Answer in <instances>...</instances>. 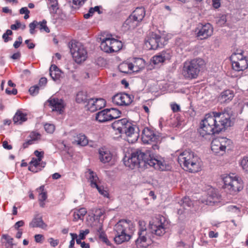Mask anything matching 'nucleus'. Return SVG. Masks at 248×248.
<instances>
[{"instance_id":"obj_63","label":"nucleus","mask_w":248,"mask_h":248,"mask_svg":"<svg viewBox=\"0 0 248 248\" xmlns=\"http://www.w3.org/2000/svg\"><path fill=\"white\" fill-rule=\"evenodd\" d=\"M34 142L32 141V140H31V139L30 140H28L27 141H26V142H25L23 144V147L24 149H25L27 147H28V146L30 145H31Z\"/></svg>"},{"instance_id":"obj_32","label":"nucleus","mask_w":248,"mask_h":248,"mask_svg":"<svg viewBox=\"0 0 248 248\" xmlns=\"http://www.w3.org/2000/svg\"><path fill=\"white\" fill-rule=\"evenodd\" d=\"M49 74L52 78L55 80L60 78L61 72L56 65L52 64L49 68Z\"/></svg>"},{"instance_id":"obj_12","label":"nucleus","mask_w":248,"mask_h":248,"mask_svg":"<svg viewBox=\"0 0 248 248\" xmlns=\"http://www.w3.org/2000/svg\"><path fill=\"white\" fill-rule=\"evenodd\" d=\"M167 225L165 217L159 215L153 217L150 222L152 232L157 236H162L165 234Z\"/></svg>"},{"instance_id":"obj_16","label":"nucleus","mask_w":248,"mask_h":248,"mask_svg":"<svg viewBox=\"0 0 248 248\" xmlns=\"http://www.w3.org/2000/svg\"><path fill=\"white\" fill-rule=\"evenodd\" d=\"M134 96L126 93H118L112 97L113 103L118 106H128L133 102Z\"/></svg>"},{"instance_id":"obj_17","label":"nucleus","mask_w":248,"mask_h":248,"mask_svg":"<svg viewBox=\"0 0 248 248\" xmlns=\"http://www.w3.org/2000/svg\"><path fill=\"white\" fill-rule=\"evenodd\" d=\"M85 175L87 178L88 179V181L90 182L91 186L92 187L96 188L100 194L104 196L105 197H108L109 194L108 191L105 190L101 186H99L98 185L99 178L95 172L89 169L86 172Z\"/></svg>"},{"instance_id":"obj_7","label":"nucleus","mask_w":248,"mask_h":248,"mask_svg":"<svg viewBox=\"0 0 248 248\" xmlns=\"http://www.w3.org/2000/svg\"><path fill=\"white\" fill-rule=\"evenodd\" d=\"M221 177L224 184L223 188L230 194H234L243 189V181L238 177L234 176L233 174H223Z\"/></svg>"},{"instance_id":"obj_45","label":"nucleus","mask_w":248,"mask_h":248,"mask_svg":"<svg viewBox=\"0 0 248 248\" xmlns=\"http://www.w3.org/2000/svg\"><path fill=\"white\" fill-rule=\"evenodd\" d=\"M171 51L169 50H167L166 51H163L161 52V54L163 57L164 60L165 61L166 60H169L170 59L171 57Z\"/></svg>"},{"instance_id":"obj_5","label":"nucleus","mask_w":248,"mask_h":248,"mask_svg":"<svg viewBox=\"0 0 248 248\" xmlns=\"http://www.w3.org/2000/svg\"><path fill=\"white\" fill-rule=\"evenodd\" d=\"M112 126L120 133H125L129 143H134L139 138L138 128L126 119L115 121L112 123Z\"/></svg>"},{"instance_id":"obj_43","label":"nucleus","mask_w":248,"mask_h":248,"mask_svg":"<svg viewBox=\"0 0 248 248\" xmlns=\"http://www.w3.org/2000/svg\"><path fill=\"white\" fill-rule=\"evenodd\" d=\"M13 32L10 30H7L3 34L2 38L5 42H8L12 40V38L9 37L10 35H12Z\"/></svg>"},{"instance_id":"obj_31","label":"nucleus","mask_w":248,"mask_h":248,"mask_svg":"<svg viewBox=\"0 0 248 248\" xmlns=\"http://www.w3.org/2000/svg\"><path fill=\"white\" fill-rule=\"evenodd\" d=\"M145 63L142 59L138 58L136 59L134 63H132L131 67L133 72H137L144 67Z\"/></svg>"},{"instance_id":"obj_39","label":"nucleus","mask_w":248,"mask_h":248,"mask_svg":"<svg viewBox=\"0 0 248 248\" xmlns=\"http://www.w3.org/2000/svg\"><path fill=\"white\" fill-rule=\"evenodd\" d=\"M37 28H38L41 31H45L46 33L50 32L49 28L46 26V21L45 20H43L41 22H38Z\"/></svg>"},{"instance_id":"obj_59","label":"nucleus","mask_w":248,"mask_h":248,"mask_svg":"<svg viewBox=\"0 0 248 248\" xmlns=\"http://www.w3.org/2000/svg\"><path fill=\"white\" fill-rule=\"evenodd\" d=\"M86 0H73V4L77 6H81L84 3Z\"/></svg>"},{"instance_id":"obj_55","label":"nucleus","mask_w":248,"mask_h":248,"mask_svg":"<svg viewBox=\"0 0 248 248\" xmlns=\"http://www.w3.org/2000/svg\"><path fill=\"white\" fill-rule=\"evenodd\" d=\"M48 242H49L50 245L53 247H55L57 246L59 244V240H55L53 238H50L48 239Z\"/></svg>"},{"instance_id":"obj_57","label":"nucleus","mask_w":248,"mask_h":248,"mask_svg":"<svg viewBox=\"0 0 248 248\" xmlns=\"http://www.w3.org/2000/svg\"><path fill=\"white\" fill-rule=\"evenodd\" d=\"M226 22V16H222L217 21V24L219 25H224Z\"/></svg>"},{"instance_id":"obj_64","label":"nucleus","mask_w":248,"mask_h":248,"mask_svg":"<svg viewBox=\"0 0 248 248\" xmlns=\"http://www.w3.org/2000/svg\"><path fill=\"white\" fill-rule=\"evenodd\" d=\"M47 83V79L46 78H42L39 80V85L40 86L45 85Z\"/></svg>"},{"instance_id":"obj_14","label":"nucleus","mask_w":248,"mask_h":248,"mask_svg":"<svg viewBox=\"0 0 248 248\" xmlns=\"http://www.w3.org/2000/svg\"><path fill=\"white\" fill-rule=\"evenodd\" d=\"M145 11L143 7L137 8L125 21V24L130 28H135L144 18Z\"/></svg>"},{"instance_id":"obj_24","label":"nucleus","mask_w":248,"mask_h":248,"mask_svg":"<svg viewBox=\"0 0 248 248\" xmlns=\"http://www.w3.org/2000/svg\"><path fill=\"white\" fill-rule=\"evenodd\" d=\"M98 153L99 159L103 163L110 162L113 158V155L111 152L105 148L100 149Z\"/></svg>"},{"instance_id":"obj_11","label":"nucleus","mask_w":248,"mask_h":248,"mask_svg":"<svg viewBox=\"0 0 248 248\" xmlns=\"http://www.w3.org/2000/svg\"><path fill=\"white\" fill-rule=\"evenodd\" d=\"M141 140L144 143L152 144V150L155 152L159 149L161 142L160 136L148 127L143 129L142 132Z\"/></svg>"},{"instance_id":"obj_37","label":"nucleus","mask_w":248,"mask_h":248,"mask_svg":"<svg viewBox=\"0 0 248 248\" xmlns=\"http://www.w3.org/2000/svg\"><path fill=\"white\" fill-rule=\"evenodd\" d=\"M221 200V196L217 193H214L212 195H210L208 198V201L210 203H213L214 204L220 203Z\"/></svg>"},{"instance_id":"obj_46","label":"nucleus","mask_w":248,"mask_h":248,"mask_svg":"<svg viewBox=\"0 0 248 248\" xmlns=\"http://www.w3.org/2000/svg\"><path fill=\"white\" fill-rule=\"evenodd\" d=\"M39 87L37 85L31 87L29 90L30 94L33 96L39 93Z\"/></svg>"},{"instance_id":"obj_33","label":"nucleus","mask_w":248,"mask_h":248,"mask_svg":"<svg viewBox=\"0 0 248 248\" xmlns=\"http://www.w3.org/2000/svg\"><path fill=\"white\" fill-rule=\"evenodd\" d=\"M131 67H132V63L123 62L120 64L118 68L121 72L128 74L133 73Z\"/></svg>"},{"instance_id":"obj_40","label":"nucleus","mask_w":248,"mask_h":248,"mask_svg":"<svg viewBox=\"0 0 248 248\" xmlns=\"http://www.w3.org/2000/svg\"><path fill=\"white\" fill-rule=\"evenodd\" d=\"M240 164L242 169L248 173V156L244 157L241 160Z\"/></svg>"},{"instance_id":"obj_29","label":"nucleus","mask_w":248,"mask_h":248,"mask_svg":"<svg viewBox=\"0 0 248 248\" xmlns=\"http://www.w3.org/2000/svg\"><path fill=\"white\" fill-rule=\"evenodd\" d=\"M96 120L100 123L109 121L108 108L99 111L96 114Z\"/></svg>"},{"instance_id":"obj_28","label":"nucleus","mask_w":248,"mask_h":248,"mask_svg":"<svg viewBox=\"0 0 248 248\" xmlns=\"http://www.w3.org/2000/svg\"><path fill=\"white\" fill-rule=\"evenodd\" d=\"M27 120V114L20 110H17L13 117L15 124H22Z\"/></svg>"},{"instance_id":"obj_21","label":"nucleus","mask_w":248,"mask_h":248,"mask_svg":"<svg viewBox=\"0 0 248 248\" xmlns=\"http://www.w3.org/2000/svg\"><path fill=\"white\" fill-rule=\"evenodd\" d=\"M48 102L53 111H56L59 112V113L63 111L65 104L62 99L51 97L48 100Z\"/></svg>"},{"instance_id":"obj_8","label":"nucleus","mask_w":248,"mask_h":248,"mask_svg":"<svg viewBox=\"0 0 248 248\" xmlns=\"http://www.w3.org/2000/svg\"><path fill=\"white\" fill-rule=\"evenodd\" d=\"M70 52L74 60L77 63L85 61L87 58V51L80 42L72 40L69 43Z\"/></svg>"},{"instance_id":"obj_56","label":"nucleus","mask_w":248,"mask_h":248,"mask_svg":"<svg viewBox=\"0 0 248 248\" xmlns=\"http://www.w3.org/2000/svg\"><path fill=\"white\" fill-rule=\"evenodd\" d=\"M212 6L215 9H218L220 7L221 0H212Z\"/></svg>"},{"instance_id":"obj_30","label":"nucleus","mask_w":248,"mask_h":248,"mask_svg":"<svg viewBox=\"0 0 248 248\" xmlns=\"http://www.w3.org/2000/svg\"><path fill=\"white\" fill-rule=\"evenodd\" d=\"M87 213V210L85 208H81L79 209H76L73 211V220L75 221L79 219H83L85 215Z\"/></svg>"},{"instance_id":"obj_15","label":"nucleus","mask_w":248,"mask_h":248,"mask_svg":"<svg viewBox=\"0 0 248 248\" xmlns=\"http://www.w3.org/2000/svg\"><path fill=\"white\" fill-rule=\"evenodd\" d=\"M163 40L159 34L151 32L148 34L145 41V45L149 50H156L164 46L162 42Z\"/></svg>"},{"instance_id":"obj_13","label":"nucleus","mask_w":248,"mask_h":248,"mask_svg":"<svg viewBox=\"0 0 248 248\" xmlns=\"http://www.w3.org/2000/svg\"><path fill=\"white\" fill-rule=\"evenodd\" d=\"M232 66L237 72L243 71L248 67V60L242 54V51L234 52L230 57Z\"/></svg>"},{"instance_id":"obj_38","label":"nucleus","mask_w":248,"mask_h":248,"mask_svg":"<svg viewBox=\"0 0 248 248\" xmlns=\"http://www.w3.org/2000/svg\"><path fill=\"white\" fill-rule=\"evenodd\" d=\"M89 101L87 94L83 92H78L76 96V101L78 103H85Z\"/></svg>"},{"instance_id":"obj_42","label":"nucleus","mask_w":248,"mask_h":248,"mask_svg":"<svg viewBox=\"0 0 248 248\" xmlns=\"http://www.w3.org/2000/svg\"><path fill=\"white\" fill-rule=\"evenodd\" d=\"M138 224L139 226L138 233H140L142 232H145V233H148L146 226V222L144 221L140 220L138 222Z\"/></svg>"},{"instance_id":"obj_48","label":"nucleus","mask_w":248,"mask_h":248,"mask_svg":"<svg viewBox=\"0 0 248 248\" xmlns=\"http://www.w3.org/2000/svg\"><path fill=\"white\" fill-rule=\"evenodd\" d=\"M38 22L37 21H33L32 22L29 24L30 32L31 34H33L35 32V29L37 28Z\"/></svg>"},{"instance_id":"obj_35","label":"nucleus","mask_w":248,"mask_h":248,"mask_svg":"<svg viewBox=\"0 0 248 248\" xmlns=\"http://www.w3.org/2000/svg\"><path fill=\"white\" fill-rule=\"evenodd\" d=\"M108 111L109 121L119 118L121 114V111L116 108H111L108 109Z\"/></svg>"},{"instance_id":"obj_50","label":"nucleus","mask_w":248,"mask_h":248,"mask_svg":"<svg viewBox=\"0 0 248 248\" xmlns=\"http://www.w3.org/2000/svg\"><path fill=\"white\" fill-rule=\"evenodd\" d=\"M30 137L31 140H32V141L34 142V141L37 140L40 138L41 135L38 133L32 132L30 134Z\"/></svg>"},{"instance_id":"obj_10","label":"nucleus","mask_w":248,"mask_h":248,"mask_svg":"<svg viewBox=\"0 0 248 248\" xmlns=\"http://www.w3.org/2000/svg\"><path fill=\"white\" fill-rule=\"evenodd\" d=\"M111 35L107 37L101 38L100 48L101 50L107 53L118 52L123 47V43L121 41L111 37Z\"/></svg>"},{"instance_id":"obj_6","label":"nucleus","mask_w":248,"mask_h":248,"mask_svg":"<svg viewBox=\"0 0 248 248\" xmlns=\"http://www.w3.org/2000/svg\"><path fill=\"white\" fill-rule=\"evenodd\" d=\"M205 65V61L202 58L187 60L183 63L182 75L186 79L196 78Z\"/></svg>"},{"instance_id":"obj_36","label":"nucleus","mask_w":248,"mask_h":248,"mask_svg":"<svg viewBox=\"0 0 248 248\" xmlns=\"http://www.w3.org/2000/svg\"><path fill=\"white\" fill-rule=\"evenodd\" d=\"M2 237L6 240L5 242H3L4 248H13L14 246L13 238L8 234H3Z\"/></svg>"},{"instance_id":"obj_18","label":"nucleus","mask_w":248,"mask_h":248,"mask_svg":"<svg viewBox=\"0 0 248 248\" xmlns=\"http://www.w3.org/2000/svg\"><path fill=\"white\" fill-rule=\"evenodd\" d=\"M198 31L197 33V36L201 40L207 39L213 33V28L212 25L209 23L204 24L200 23L198 25Z\"/></svg>"},{"instance_id":"obj_62","label":"nucleus","mask_w":248,"mask_h":248,"mask_svg":"<svg viewBox=\"0 0 248 248\" xmlns=\"http://www.w3.org/2000/svg\"><path fill=\"white\" fill-rule=\"evenodd\" d=\"M2 146L4 148L7 149V150H11L12 149V146L11 145H9L8 144V142L7 141L5 140L2 143Z\"/></svg>"},{"instance_id":"obj_20","label":"nucleus","mask_w":248,"mask_h":248,"mask_svg":"<svg viewBox=\"0 0 248 248\" xmlns=\"http://www.w3.org/2000/svg\"><path fill=\"white\" fill-rule=\"evenodd\" d=\"M106 105V101L103 98H91L88 102V109L92 112H94L104 108Z\"/></svg>"},{"instance_id":"obj_61","label":"nucleus","mask_w":248,"mask_h":248,"mask_svg":"<svg viewBox=\"0 0 248 248\" xmlns=\"http://www.w3.org/2000/svg\"><path fill=\"white\" fill-rule=\"evenodd\" d=\"M6 93L8 94H14L16 95L17 93V90L16 89H13L12 90H10L9 89H6Z\"/></svg>"},{"instance_id":"obj_22","label":"nucleus","mask_w":248,"mask_h":248,"mask_svg":"<svg viewBox=\"0 0 248 248\" xmlns=\"http://www.w3.org/2000/svg\"><path fill=\"white\" fill-rule=\"evenodd\" d=\"M46 163L32 157L29 163L28 170L32 172L36 173L41 171L45 167Z\"/></svg>"},{"instance_id":"obj_53","label":"nucleus","mask_w":248,"mask_h":248,"mask_svg":"<svg viewBox=\"0 0 248 248\" xmlns=\"http://www.w3.org/2000/svg\"><path fill=\"white\" fill-rule=\"evenodd\" d=\"M44 239V236L42 234H38L35 235L34 236V239L36 243H42L43 242Z\"/></svg>"},{"instance_id":"obj_27","label":"nucleus","mask_w":248,"mask_h":248,"mask_svg":"<svg viewBox=\"0 0 248 248\" xmlns=\"http://www.w3.org/2000/svg\"><path fill=\"white\" fill-rule=\"evenodd\" d=\"M234 96L233 92L227 90L221 93L218 97V100L221 103H225L231 101Z\"/></svg>"},{"instance_id":"obj_41","label":"nucleus","mask_w":248,"mask_h":248,"mask_svg":"<svg viewBox=\"0 0 248 248\" xmlns=\"http://www.w3.org/2000/svg\"><path fill=\"white\" fill-rule=\"evenodd\" d=\"M152 62L154 64H158L160 63L163 62H165V61L164 60L163 57L160 54L159 55L154 56L152 58Z\"/></svg>"},{"instance_id":"obj_19","label":"nucleus","mask_w":248,"mask_h":248,"mask_svg":"<svg viewBox=\"0 0 248 248\" xmlns=\"http://www.w3.org/2000/svg\"><path fill=\"white\" fill-rule=\"evenodd\" d=\"M138 237L135 240V245L137 248H147L152 244L153 241L150 238L148 233L145 232L138 233Z\"/></svg>"},{"instance_id":"obj_60","label":"nucleus","mask_w":248,"mask_h":248,"mask_svg":"<svg viewBox=\"0 0 248 248\" xmlns=\"http://www.w3.org/2000/svg\"><path fill=\"white\" fill-rule=\"evenodd\" d=\"M20 27H21V23L17 21L16 22V24H12L11 25V29L13 30H17V29H19V28H20Z\"/></svg>"},{"instance_id":"obj_26","label":"nucleus","mask_w":248,"mask_h":248,"mask_svg":"<svg viewBox=\"0 0 248 248\" xmlns=\"http://www.w3.org/2000/svg\"><path fill=\"white\" fill-rule=\"evenodd\" d=\"M37 190L39 192L38 202L39 205L42 208H44L46 205L45 201L47 198V192L45 190L44 186H40Z\"/></svg>"},{"instance_id":"obj_54","label":"nucleus","mask_w":248,"mask_h":248,"mask_svg":"<svg viewBox=\"0 0 248 248\" xmlns=\"http://www.w3.org/2000/svg\"><path fill=\"white\" fill-rule=\"evenodd\" d=\"M49 9L51 13H56L58 9V3L50 4Z\"/></svg>"},{"instance_id":"obj_51","label":"nucleus","mask_w":248,"mask_h":248,"mask_svg":"<svg viewBox=\"0 0 248 248\" xmlns=\"http://www.w3.org/2000/svg\"><path fill=\"white\" fill-rule=\"evenodd\" d=\"M29 13L30 11L28 9L27 7H23L20 10V14H25L24 18L27 19L29 17Z\"/></svg>"},{"instance_id":"obj_58","label":"nucleus","mask_w":248,"mask_h":248,"mask_svg":"<svg viewBox=\"0 0 248 248\" xmlns=\"http://www.w3.org/2000/svg\"><path fill=\"white\" fill-rule=\"evenodd\" d=\"M24 222L23 220H20L19 221H17L16 223V224L14 225V227L15 229L17 230H19V228L22 226H23L24 225Z\"/></svg>"},{"instance_id":"obj_4","label":"nucleus","mask_w":248,"mask_h":248,"mask_svg":"<svg viewBox=\"0 0 248 248\" xmlns=\"http://www.w3.org/2000/svg\"><path fill=\"white\" fill-rule=\"evenodd\" d=\"M135 226L128 219L120 220L114 226L115 237L114 240L117 244L130 240L134 233Z\"/></svg>"},{"instance_id":"obj_47","label":"nucleus","mask_w":248,"mask_h":248,"mask_svg":"<svg viewBox=\"0 0 248 248\" xmlns=\"http://www.w3.org/2000/svg\"><path fill=\"white\" fill-rule=\"evenodd\" d=\"M44 128L48 133H52L55 130V126L52 124H46L44 125Z\"/></svg>"},{"instance_id":"obj_49","label":"nucleus","mask_w":248,"mask_h":248,"mask_svg":"<svg viewBox=\"0 0 248 248\" xmlns=\"http://www.w3.org/2000/svg\"><path fill=\"white\" fill-rule=\"evenodd\" d=\"M34 155L36 157H35V159L42 161V159L44 156V152L43 151L40 152L38 150H35L34 152Z\"/></svg>"},{"instance_id":"obj_44","label":"nucleus","mask_w":248,"mask_h":248,"mask_svg":"<svg viewBox=\"0 0 248 248\" xmlns=\"http://www.w3.org/2000/svg\"><path fill=\"white\" fill-rule=\"evenodd\" d=\"M93 212L94 217L96 219H99L104 213V211L102 209L99 208L95 209Z\"/></svg>"},{"instance_id":"obj_9","label":"nucleus","mask_w":248,"mask_h":248,"mask_svg":"<svg viewBox=\"0 0 248 248\" xmlns=\"http://www.w3.org/2000/svg\"><path fill=\"white\" fill-rule=\"evenodd\" d=\"M232 142L230 139L225 137H218L214 139L211 142V150L215 154L222 155L226 150L231 149Z\"/></svg>"},{"instance_id":"obj_52","label":"nucleus","mask_w":248,"mask_h":248,"mask_svg":"<svg viewBox=\"0 0 248 248\" xmlns=\"http://www.w3.org/2000/svg\"><path fill=\"white\" fill-rule=\"evenodd\" d=\"M170 108L173 112H177L180 111V107L179 105L175 103L170 104Z\"/></svg>"},{"instance_id":"obj_34","label":"nucleus","mask_w":248,"mask_h":248,"mask_svg":"<svg viewBox=\"0 0 248 248\" xmlns=\"http://www.w3.org/2000/svg\"><path fill=\"white\" fill-rule=\"evenodd\" d=\"M75 142L81 146H85L88 143V140L85 135L79 134L75 137Z\"/></svg>"},{"instance_id":"obj_3","label":"nucleus","mask_w":248,"mask_h":248,"mask_svg":"<svg viewBox=\"0 0 248 248\" xmlns=\"http://www.w3.org/2000/svg\"><path fill=\"white\" fill-rule=\"evenodd\" d=\"M178 162L182 168L191 173H196L202 169L200 158L193 152L186 150L179 153Z\"/></svg>"},{"instance_id":"obj_25","label":"nucleus","mask_w":248,"mask_h":248,"mask_svg":"<svg viewBox=\"0 0 248 248\" xmlns=\"http://www.w3.org/2000/svg\"><path fill=\"white\" fill-rule=\"evenodd\" d=\"M29 226L31 228H40L43 230H46L47 227L42 218V217L36 216L30 223Z\"/></svg>"},{"instance_id":"obj_23","label":"nucleus","mask_w":248,"mask_h":248,"mask_svg":"<svg viewBox=\"0 0 248 248\" xmlns=\"http://www.w3.org/2000/svg\"><path fill=\"white\" fill-rule=\"evenodd\" d=\"M93 228L94 231L96 232V234L98 235L99 239L107 245H110V242L103 230V222L98 221L97 224L93 225Z\"/></svg>"},{"instance_id":"obj_2","label":"nucleus","mask_w":248,"mask_h":248,"mask_svg":"<svg viewBox=\"0 0 248 248\" xmlns=\"http://www.w3.org/2000/svg\"><path fill=\"white\" fill-rule=\"evenodd\" d=\"M142 162L161 171L167 170L170 168L163 159H158L153 157L150 150H147L145 153L140 150L137 151L132 153L127 160L124 159V165L131 169H134Z\"/></svg>"},{"instance_id":"obj_1","label":"nucleus","mask_w":248,"mask_h":248,"mask_svg":"<svg viewBox=\"0 0 248 248\" xmlns=\"http://www.w3.org/2000/svg\"><path fill=\"white\" fill-rule=\"evenodd\" d=\"M231 125V116L227 110L206 114L201 121L199 132L201 136L219 133Z\"/></svg>"}]
</instances>
